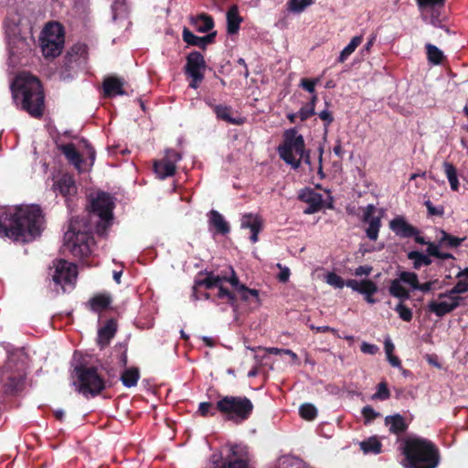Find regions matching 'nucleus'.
<instances>
[{"mask_svg": "<svg viewBox=\"0 0 468 468\" xmlns=\"http://www.w3.org/2000/svg\"><path fill=\"white\" fill-rule=\"evenodd\" d=\"M55 193L62 195L66 201L69 200L71 196H74L77 192V186L73 177L68 174L61 176L52 186Z\"/></svg>", "mask_w": 468, "mask_h": 468, "instance_id": "aec40b11", "label": "nucleus"}, {"mask_svg": "<svg viewBox=\"0 0 468 468\" xmlns=\"http://www.w3.org/2000/svg\"><path fill=\"white\" fill-rule=\"evenodd\" d=\"M390 396V392L388 388L386 382H381L378 385V391L373 395V399H378L380 400L388 399Z\"/></svg>", "mask_w": 468, "mask_h": 468, "instance_id": "864d4df0", "label": "nucleus"}, {"mask_svg": "<svg viewBox=\"0 0 468 468\" xmlns=\"http://www.w3.org/2000/svg\"><path fill=\"white\" fill-rule=\"evenodd\" d=\"M421 11L422 17L435 27L441 26L440 8L443 5L444 0H417Z\"/></svg>", "mask_w": 468, "mask_h": 468, "instance_id": "a211bd4d", "label": "nucleus"}, {"mask_svg": "<svg viewBox=\"0 0 468 468\" xmlns=\"http://www.w3.org/2000/svg\"><path fill=\"white\" fill-rule=\"evenodd\" d=\"M319 117L321 120H323L325 123L324 126L327 128L330 123L333 122V117L329 111L324 110L319 113Z\"/></svg>", "mask_w": 468, "mask_h": 468, "instance_id": "774afa93", "label": "nucleus"}, {"mask_svg": "<svg viewBox=\"0 0 468 468\" xmlns=\"http://www.w3.org/2000/svg\"><path fill=\"white\" fill-rule=\"evenodd\" d=\"M182 158V155L172 149H167L165 151V157L163 159L166 160L167 162H171L173 166H176V163L179 162Z\"/></svg>", "mask_w": 468, "mask_h": 468, "instance_id": "6e6d98bb", "label": "nucleus"}, {"mask_svg": "<svg viewBox=\"0 0 468 468\" xmlns=\"http://www.w3.org/2000/svg\"><path fill=\"white\" fill-rule=\"evenodd\" d=\"M408 258L413 261V267L415 269H420L421 266H428L431 263V260L428 255L419 251L409 252Z\"/></svg>", "mask_w": 468, "mask_h": 468, "instance_id": "ea45409f", "label": "nucleus"}, {"mask_svg": "<svg viewBox=\"0 0 468 468\" xmlns=\"http://www.w3.org/2000/svg\"><path fill=\"white\" fill-rule=\"evenodd\" d=\"M378 292V286L376 282L371 280L365 279L362 280V284L360 287L359 293L365 294H375Z\"/></svg>", "mask_w": 468, "mask_h": 468, "instance_id": "09e8293b", "label": "nucleus"}, {"mask_svg": "<svg viewBox=\"0 0 468 468\" xmlns=\"http://www.w3.org/2000/svg\"><path fill=\"white\" fill-rule=\"evenodd\" d=\"M372 270H373V268L369 265L359 266L355 270V275L356 276H368L371 273Z\"/></svg>", "mask_w": 468, "mask_h": 468, "instance_id": "69168bd1", "label": "nucleus"}, {"mask_svg": "<svg viewBox=\"0 0 468 468\" xmlns=\"http://www.w3.org/2000/svg\"><path fill=\"white\" fill-rule=\"evenodd\" d=\"M231 277L229 278H227V282H229L231 286L239 293L240 292V287L241 286H244L243 284H240L239 283V281L238 279V277L236 276L234 271L231 269Z\"/></svg>", "mask_w": 468, "mask_h": 468, "instance_id": "0e129e2a", "label": "nucleus"}, {"mask_svg": "<svg viewBox=\"0 0 468 468\" xmlns=\"http://www.w3.org/2000/svg\"><path fill=\"white\" fill-rule=\"evenodd\" d=\"M85 46L82 45V44H77L75 46H73L71 48V52L69 53V63H73V62H77V58L75 56L77 55H80L82 56L84 53H85Z\"/></svg>", "mask_w": 468, "mask_h": 468, "instance_id": "4d7b16f0", "label": "nucleus"}, {"mask_svg": "<svg viewBox=\"0 0 468 468\" xmlns=\"http://www.w3.org/2000/svg\"><path fill=\"white\" fill-rule=\"evenodd\" d=\"M299 411H300V415L302 416V418H303L307 420H314L317 414L316 408L314 405L309 404V403L302 405L299 409Z\"/></svg>", "mask_w": 468, "mask_h": 468, "instance_id": "49530a36", "label": "nucleus"}, {"mask_svg": "<svg viewBox=\"0 0 468 468\" xmlns=\"http://www.w3.org/2000/svg\"><path fill=\"white\" fill-rule=\"evenodd\" d=\"M217 409L229 420L240 423L249 419L253 404L246 397L225 396L217 402Z\"/></svg>", "mask_w": 468, "mask_h": 468, "instance_id": "6e6552de", "label": "nucleus"}, {"mask_svg": "<svg viewBox=\"0 0 468 468\" xmlns=\"http://www.w3.org/2000/svg\"><path fill=\"white\" fill-rule=\"evenodd\" d=\"M64 30L58 22H49L43 28L40 36V46L46 58L58 56L64 46Z\"/></svg>", "mask_w": 468, "mask_h": 468, "instance_id": "1a4fd4ad", "label": "nucleus"}, {"mask_svg": "<svg viewBox=\"0 0 468 468\" xmlns=\"http://www.w3.org/2000/svg\"><path fill=\"white\" fill-rule=\"evenodd\" d=\"M299 118L301 121H305L309 117L314 114V106L313 105H304L303 106L300 111L297 112Z\"/></svg>", "mask_w": 468, "mask_h": 468, "instance_id": "13d9d810", "label": "nucleus"}, {"mask_svg": "<svg viewBox=\"0 0 468 468\" xmlns=\"http://www.w3.org/2000/svg\"><path fill=\"white\" fill-rule=\"evenodd\" d=\"M21 351H16L8 356L7 361L4 367L2 379L5 380V392L13 394L19 391L25 381V365L22 360Z\"/></svg>", "mask_w": 468, "mask_h": 468, "instance_id": "0eeeda50", "label": "nucleus"}, {"mask_svg": "<svg viewBox=\"0 0 468 468\" xmlns=\"http://www.w3.org/2000/svg\"><path fill=\"white\" fill-rule=\"evenodd\" d=\"M363 37L362 36H356L354 37L351 41L348 43L346 47L344 48V49L341 51L338 61L344 62L346 61L348 57L356 50V48L362 43Z\"/></svg>", "mask_w": 468, "mask_h": 468, "instance_id": "e433bc0d", "label": "nucleus"}, {"mask_svg": "<svg viewBox=\"0 0 468 468\" xmlns=\"http://www.w3.org/2000/svg\"><path fill=\"white\" fill-rule=\"evenodd\" d=\"M424 205L428 210L430 216H442L443 215V207H434L431 200H426Z\"/></svg>", "mask_w": 468, "mask_h": 468, "instance_id": "bf43d9fd", "label": "nucleus"}, {"mask_svg": "<svg viewBox=\"0 0 468 468\" xmlns=\"http://www.w3.org/2000/svg\"><path fill=\"white\" fill-rule=\"evenodd\" d=\"M74 378L76 390L86 398L94 397L105 388V379L94 367H76Z\"/></svg>", "mask_w": 468, "mask_h": 468, "instance_id": "423d86ee", "label": "nucleus"}, {"mask_svg": "<svg viewBox=\"0 0 468 468\" xmlns=\"http://www.w3.org/2000/svg\"><path fill=\"white\" fill-rule=\"evenodd\" d=\"M242 18L237 5H232L227 12V30L229 34H236L239 29Z\"/></svg>", "mask_w": 468, "mask_h": 468, "instance_id": "393cba45", "label": "nucleus"}, {"mask_svg": "<svg viewBox=\"0 0 468 468\" xmlns=\"http://www.w3.org/2000/svg\"><path fill=\"white\" fill-rule=\"evenodd\" d=\"M428 60L434 64H441L444 58L443 52L432 44L426 45Z\"/></svg>", "mask_w": 468, "mask_h": 468, "instance_id": "58836bf2", "label": "nucleus"}, {"mask_svg": "<svg viewBox=\"0 0 468 468\" xmlns=\"http://www.w3.org/2000/svg\"><path fill=\"white\" fill-rule=\"evenodd\" d=\"M443 170L445 173V176L450 183L451 189L452 191H457L459 189V180L457 176V170L454 167V165L451 163L444 162L443 165Z\"/></svg>", "mask_w": 468, "mask_h": 468, "instance_id": "f704fd0d", "label": "nucleus"}, {"mask_svg": "<svg viewBox=\"0 0 468 468\" xmlns=\"http://www.w3.org/2000/svg\"><path fill=\"white\" fill-rule=\"evenodd\" d=\"M214 112L218 119H221L223 121H226L232 124H239L240 123L239 121L232 118L230 116V109L227 106L223 105H216L214 107Z\"/></svg>", "mask_w": 468, "mask_h": 468, "instance_id": "a19ab883", "label": "nucleus"}, {"mask_svg": "<svg viewBox=\"0 0 468 468\" xmlns=\"http://www.w3.org/2000/svg\"><path fill=\"white\" fill-rule=\"evenodd\" d=\"M112 19L116 20L126 14L127 7L125 0H114L112 5Z\"/></svg>", "mask_w": 468, "mask_h": 468, "instance_id": "c03bdc74", "label": "nucleus"}, {"mask_svg": "<svg viewBox=\"0 0 468 468\" xmlns=\"http://www.w3.org/2000/svg\"><path fill=\"white\" fill-rule=\"evenodd\" d=\"M324 279L326 283L335 288L341 289L345 286V281L335 272H328Z\"/></svg>", "mask_w": 468, "mask_h": 468, "instance_id": "8fccbe9b", "label": "nucleus"}, {"mask_svg": "<svg viewBox=\"0 0 468 468\" xmlns=\"http://www.w3.org/2000/svg\"><path fill=\"white\" fill-rule=\"evenodd\" d=\"M362 284V281H357L354 279L347 280L345 282V285L348 288H351L353 291L359 292L360 287Z\"/></svg>", "mask_w": 468, "mask_h": 468, "instance_id": "338daca9", "label": "nucleus"}, {"mask_svg": "<svg viewBox=\"0 0 468 468\" xmlns=\"http://www.w3.org/2000/svg\"><path fill=\"white\" fill-rule=\"evenodd\" d=\"M277 151L280 158L293 169L300 167L303 159L305 164H311L309 152L305 151L304 139L295 128L284 132L283 142Z\"/></svg>", "mask_w": 468, "mask_h": 468, "instance_id": "39448f33", "label": "nucleus"}, {"mask_svg": "<svg viewBox=\"0 0 468 468\" xmlns=\"http://www.w3.org/2000/svg\"><path fill=\"white\" fill-rule=\"evenodd\" d=\"M241 229H249L251 232L250 239L252 243L258 241V234L261 230L262 221L258 215L245 214L240 220Z\"/></svg>", "mask_w": 468, "mask_h": 468, "instance_id": "4be33fe9", "label": "nucleus"}, {"mask_svg": "<svg viewBox=\"0 0 468 468\" xmlns=\"http://www.w3.org/2000/svg\"><path fill=\"white\" fill-rule=\"evenodd\" d=\"M361 351L364 354L375 355L378 351V347L376 345L363 342L361 345Z\"/></svg>", "mask_w": 468, "mask_h": 468, "instance_id": "e2e57ef3", "label": "nucleus"}, {"mask_svg": "<svg viewBox=\"0 0 468 468\" xmlns=\"http://www.w3.org/2000/svg\"><path fill=\"white\" fill-rule=\"evenodd\" d=\"M183 39L188 45L197 46L201 48L202 40L200 39V37L196 36L187 28H184L183 30Z\"/></svg>", "mask_w": 468, "mask_h": 468, "instance_id": "603ef678", "label": "nucleus"}, {"mask_svg": "<svg viewBox=\"0 0 468 468\" xmlns=\"http://www.w3.org/2000/svg\"><path fill=\"white\" fill-rule=\"evenodd\" d=\"M66 158L79 170L81 171L82 158L73 144H64L60 147Z\"/></svg>", "mask_w": 468, "mask_h": 468, "instance_id": "c85d7f7f", "label": "nucleus"}, {"mask_svg": "<svg viewBox=\"0 0 468 468\" xmlns=\"http://www.w3.org/2000/svg\"><path fill=\"white\" fill-rule=\"evenodd\" d=\"M90 230V225L84 218H72L64 235V251L77 258L88 257L91 253Z\"/></svg>", "mask_w": 468, "mask_h": 468, "instance_id": "20e7f679", "label": "nucleus"}, {"mask_svg": "<svg viewBox=\"0 0 468 468\" xmlns=\"http://www.w3.org/2000/svg\"><path fill=\"white\" fill-rule=\"evenodd\" d=\"M299 198L307 203L308 207L304 208L303 213L306 215L314 214L322 208L323 197L321 194L314 192L312 189H304L300 195Z\"/></svg>", "mask_w": 468, "mask_h": 468, "instance_id": "412c9836", "label": "nucleus"}, {"mask_svg": "<svg viewBox=\"0 0 468 468\" xmlns=\"http://www.w3.org/2000/svg\"><path fill=\"white\" fill-rule=\"evenodd\" d=\"M317 83L316 80L303 79L301 80V87L310 93H314V88Z\"/></svg>", "mask_w": 468, "mask_h": 468, "instance_id": "680f3d73", "label": "nucleus"}, {"mask_svg": "<svg viewBox=\"0 0 468 468\" xmlns=\"http://www.w3.org/2000/svg\"><path fill=\"white\" fill-rule=\"evenodd\" d=\"M112 299L109 294L102 293L92 297L89 301V305L91 311L95 313H101L108 308L111 304Z\"/></svg>", "mask_w": 468, "mask_h": 468, "instance_id": "2f4dec72", "label": "nucleus"}, {"mask_svg": "<svg viewBox=\"0 0 468 468\" xmlns=\"http://www.w3.org/2000/svg\"><path fill=\"white\" fill-rule=\"evenodd\" d=\"M206 68L204 57L200 52H191L186 58V72L195 80H202L204 79L203 70Z\"/></svg>", "mask_w": 468, "mask_h": 468, "instance_id": "6ab92c4d", "label": "nucleus"}, {"mask_svg": "<svg viewBox=\"0 0 468 468\" xmlns=\"http://www.w3.org/2000/svg\"><path fill=\"white\" fill-rule=\"evenodd\" d=\"M362 414L367 422H369L379 416V413L376 412L375 410L370 406H366L362 409Z\"/></svg>", "mask_w": 468, "mask_h": 468, "instance_id": "052dcab7", "label": "nucleus"}, {"mask_svg": "<svg viewBox=\"0 0 468 468\" xmlns=\"http://www.w3.org/2000/svg\"><path fill=\"white\" fill-rule=\"evenodd\" d=\"M193 26L199 32H208L214 27V21L211 16L207 15H200L191 19Z\"/></svg>", "mask_w": 468, "mask_h": 468, "instance_id": "473e14b6", "label": "nucleus"}, {"mask_svg": "<svg viewBox=\"0 0 468 468\" xmlns=\"http://www.w3.org/2000/svg\"><path fill=\"white\" fill-rule=\"evenodd\" d=\"M211 463L212 468H249L247 447L241 444L230 445L229 454L224 462L220 453H214Z\"/></svg>", "mask_w": 468, "mask_h": 468, "instance_id": "9d476101", "label": "nucleus"}, {"mask_svg": "<svg viewBox=\"0 0 468 468\" xmlns=\"http://www.w3.org/2000/svg\"><path fill=\"white\" fill-rule=\"evenodd\" d=\"M463 239L456 238L445 232L444 230L440 231L438 236V244L440 247L457 248L461 245Z\"/></svg>", "mask_w": 468, "mask_h": 468, "instance_id": "c9c22d12", "label": "nucleus"}, {"mask_svg": "<svg viewBox=\"0 0 468 468\" xmlns=\"http://www.w3.org/2000/svg\"><path fill=\"white\" fill-rule=\"evenodd\" d=\"M116 332V323L113 320H109L106 324L101 327L98 332V343L103 347L107 346L111 339L114 336Z\"/></svg>", "mask_w": 468, "mask_h": 468, "instance_id": "bb28decb", "label": "nucleus"}, {"mask_svg": "<svg viewBox=\"0 0 468 468\" xmlns=\"http://www.w3.org/2000/svg\"><path fill=\"white\" fill-rule=\"evenodd\" d=\"M440 245H436V243H428L427 252L431 256H434L441 260L452 259V255L451 253L441 252L440 250Z\"/></svg>", "mask_w": 468, "mask_h": 468, "instance_id": "37998d69", "label": "nucleus"}, {"mask_svg": "<svg viewBox=\"0 0 468 468\" xmlns=\"http://www.w3.org/2000/svg\"><path fill=\"white\" fill-rule=\"evenodd\" d=\"M385 424L388 428V431L394 434L402 433L407 429L405 420L399 414L387 416L385 418Z\"/></svg>", "mask_w": 468, "mask_h": 468, "instance_id": "a878e982", "label": "nucleus"}, {"mask_svg": "<svg viewBox=\"0 0 468 468\" xmlns=\"http://www.w3.org/2000/svg\"><path fill=\"white\" fill-rule=\"evenodd\" d=\"M280 468H300L301 460L294 456H282L279 460Z\"/></svg>", "mask_w": 468, "mask_h": 468, "instance_id": "a18cd8bd", "label": "nucleus"}, {"mask_svg": "<svg viewBox=\"0 0 468 468\" xmlns=\"http://www.w3.org/2000/svg\"><path fill=\"white\" fill-rule=\"evenodd\" d=\"M10 89L16 106L34 117L43 114L44 93L36 77L26 72L20 73L12 81Z\"/></svg>", "mask_w": 468, "mask_h": 468, "instance_id": "f03ea898", "label": "nucleus"}, {"mask_svg": "<svg viewBox=\"0 0 468 468\" xmlns=\"http://www.w3.org/2000/svg\"><path fill=\"white\" fill-rule=\"evenodd\" d=\"M176 166H173L171 162L169 163L165 159L154 163V169L159 179L172 176L176 172Z\"/></svg>", "mask_w": 468, "mask_h": 468, "instance_id": "c756f323", "label": "nucleus"}, {"mask_svg": "<svg viewBox=\"0 0 468 468\" xmlns=\"http://www.w3.org/2000/svg\"><path fill=\"white\" fill-rule=\"evenodd\" d=\"M377 207L373 204H368L363 211L362 221L367 224L366 235L370 240H377L381 227V216L376 215Z\"/></svg>", "mask_w": 468, "mask_h": 468, "instance_id": "dca6fc26", "label": "nucleus"}, {"mask_svg": "<svg viewBox=\"0 0 468 468\" xmlns=\"http://www.w3.org/2000/svg\"><path fill=\"white\" fill-rule=\"evenodd\" d=\"M16 30V28H14L13 36L8 34L7 37L9 63L13 66L20 63V57L25 55L30 49L27 40L17 35Z\"/></svg>", "mask_w": 468, "mask_h": 468, "instance_id": "2eb2a0df", "label": "nucleus"}, {"mask_svg": "<svg viewBox=\"0 0 468 468\" xmlns=\"http://www.w3.org/2000/svg\"><path fill=\"white\" fill-rule=\"evenodd\" d=\"M395 311L398 313L399 318L405 322H410L412 319V311L404 305L401 301L395 307Z\"/></svg>", "mask_w": 468, "mask_h": 468, "instance_id": "3c124183", "label": "nucleus"}, {"mask_svg": "<svg viewBox=\"0 0 468 468\" xmlns=\"http://www.w3.org/2000/svg\"><path fill=\"white\" fill-rule=\"evenodd\" d=\"M44 217L37 205H20L0 209V237L29 242L40 235Z\"/></svg>", "mask_w": 468, "mask_h": 468, "instance_id": "f257e3e1", "label": "nucleus"}, {"mask_svg": "<svg viewBox=\"0 0 468 468\" xmlns=\"http://www.w3.org/2000/svg\"><path fill=\"white\" fill-rule=\"evenodd\" d=\"M462 297L453 295L450 291L440 293L436 300H432L428 303V310L438 317H442L445 314L456 309L461 303Z\"/></svg>", "mask_w": 468, "mask_h": 468, "instance_id": "ddd939ff", "label": "nucleus"}, {"mask_svg": "<svg viewBox=\"0 0 468 468\" xmlns=\"http://www.w3.org/2000/svg\"><path fill=\"white\" fill-rule=\"evenodd\" d=\"M405 468H436L439 464V452L434 444L420 437L410 438L403 448Z\"/></svg>", "mask_w": 468, "mask_h": 468, "instance_id": "7ed1b4c3", "label": "nucleus"}, {"mask_svg": "<svg viewBox=\"0 0 468 468\" xmlns=\"http://www.w3.org/2000/svg\"><path fill=\"white\" fill-rule=\"evenodd\" d=\"M52 281L57 286H60L63 292L72 289L77 279V266L65 260H57L50 269Z\"/></svg>", "mask_w": 468, "mask_h": 468, "instance_id": "9b49d317", "label": "nucleus"}, {"mask_svg": "<svg viewBox=\"0 0 468 468\" xmlns=\"http://www.w3.org/2000/svg\"><path fill=\"white\" fill-rule=\"evenodd\" d=\"M239 294L244 301H249L250 298H254L256 301L259 300V292L255 289H249L246 286L240 287Z\"/></svg>", "mask_w": 468, "mask_h": 468, "instance_id": "5fc2aeb1", "label": "nucleus"}, {"mask_svg": "<svg viewBox=\"0 0 468 468\" xmlns=\"http://www.w3.org/2000/svg\"><path fill=\"white\" fill-rule=\"evenodd\" d=\"M360 450L364 454H378L382 451V444L379 440L373 436L359 442Z\"/></svg>", "mask_w": 468, "mask_h": 468, "instance_id": "7c9ffc66", "label": "nucleus"}, {"mask_svg": "<svg viewBox=\"0 0 468 468\" xmlns=\"http://www.w3.org/2000/svg\"><path fill=\"white\" fill-rule=\"evenodd\" d=\"M456 277L458 278V282L451 290H449L451 293L457 295L468 292V268L459 271Z\"/></svg>", "mask_w": 468, "mask_h": 468, "instance_id": "72a5a7b5", "label": "nucleus"}, {"mask_svg": "<svg viewBox=\"0 0 468 468\" xmlns=\"http://www.w3.org/2000/svg\"><path fill=\"white\" fill-rule=\"evenodd\" d=\"M113 207L112 197L104 192L98 193L96 197L91 200L92 212L101 219V222L96 226L98 234L103 235L105 233L112 218Z\"/></svg>", "mask_w": 468, "mask_h": 468, "instance_id": "f8f14e48", "label": "nucleus"}, {"mask_svg": "<svg viewBox=\"0 0 468 468\" xmlns=\"http://www.w3.org/2000/svg\"><path fill=\"white\" fill-rule=\"evenodd\" d=\"M389 227L396 235L402 238H410L418 234V230L403 218H395L390 221Z\"/></svg>", "mask_w": 468, "mask_h": 468, "instance_id": "5701e85b", "label": "nucleus"}, {"mask_svg": "<svg viewBox=\"0 0 468 468\" xmlns=\"http://www.w3.org/2000/svg\"><path fill=\"white\" fill-rule=\"evenodd\" d=\"M103 90L107 97L123 95V81L116 77L106 78L103 81Z\"/></svg>", "mask_w": 468, "mask_h": 468, "instance_id": "b1692460", "label": "nucleus"}, {"mask_svg": "<svg viewBox=\"0 0 468 468\" xmlns=\"http://www.w3.org/2000/svg\"><path fill=\"white\" fill-rule=\"evenodd\" d=\"M224 280H227L226 276L222 277L219 275H215L212 272H209L207 274V276L204 279H199V278L197 279L195 281V286L196 287L205 286L207 289H211V288L216 287L218 289V298H221V299L226 298L229 302H233L235 300L234 295L228 289L224 288L222 285Z\"/></svg>", "mask_w": 468, "mask_h": 468, "instance_id": "f3484780", "label": "nucleus"}, {"mask_svg": "<svg viewBox=\"0 0 468 468\" xmlns=\"http://www.w3.org/2000/svg\"><path fill=\"white\" fill-rule=\"evenodd\" d=\"M439 282L437 280L430 281L424 283L420 284L418 280V275L416 274V282L412 285L413 290H418L422 292H428L433 291L437 288V284Z\"/></svg>", "mask_w": 468, "mask_h": 468, "instance_id": "de8ad7c7", "label": "nucleus"}, {"mask_svg": "<svg viewBox=\"0 0 468 468\" xmlns=\"http://www.w3.org/2000/svg\"><path fill=\"white\" fill-rule=\"evenodd\" d=\"M312 4L313 0H289L287 6L288 10L292 13H301Z\"/></svg>", "mask_w": 468, "mask_h": 468, "instance_id": "79ce46f5", "label": "nucleus"}, {"mask_svg": "<svg viewBox=\"0 0 468 468\" xmlns=\"http://www.w3.org/2000/svg\"><path fill=\"white\" fill-rule=\"evenodd\" d=\"M416 282V273L410 271H400L398 278L391 281L388 292L390 295L399 299L401 302L410 299V292L405 287L409 285L412 289V285Z\"/></svg>", "mask_w": 468, "mask_h": 468, "instance_id": "4468645a", "label": "nucleus"}, {"mask_svg": "<svg viewBox=\"0 0 468 468\" xmlns=\"http://www.w3.org/2000/svg\"><path fill=\"white\" fill-rule=\"evenodd\" d=\"M208 217L209 225L213 226L218 233L225 235L229 232V226L219 212L211 210Z\"/></svg>", "mask_w": 468, "mask_h": 468, "instance_id": "cd10ccee", "label": "nucleus"}, {"mask_svg": "<svg viewBox=\"0 0 468 468\" xmlns=\"http://www.w3.org/2000/svg\"><path fill=\"white\" fill-rule=\"evenodd\" d=\"M138 379H139V371L137 368L126 369L121 377V380H122L123 386H125L127 388L134 387L137 384Z\"/></svg>", "mask_w": 468, "mask_h": 468, "instance_id": "4c0bfd02", "label": "nucleus"}]
</instances>
